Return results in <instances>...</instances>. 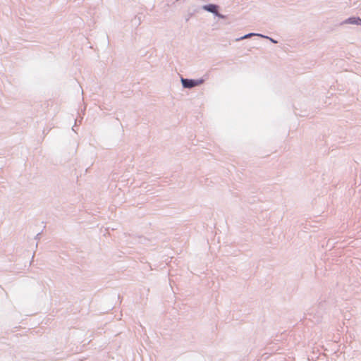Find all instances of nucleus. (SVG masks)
<instances>
[{"label":"nucleus","mask_w":361,"mask_h":361,"mask_svg":"<svg viewBox=\"0 0 361 361\" xmlns=\"http://www.w3.org/2000/svg\"><path fill=\"white\" fill-rule=\"evenodd\" d=\"M182 83L185 87H192L197 84L195 80L188 79H182Z\"/></svg>","instance_id":"nucleus-1"},{"label":"nucleus","mask_w":361,"mask_h":361,"mask_svg":"<svg viewBox=\"0 0 361 361\" xmlns=\"http://www.w3.org/2000/svg\"><path fill=\"white\" fill-rule=\"evenodd\" d=\"M204 9H206L207 11H208L209 12L217 13V6L215 5L210 4L208 6H205Z\"/></svg>","instance_id":"nucleus-2"},{"label":"nucleus","mask_w":361,"mask_h":361,"mask_svg":"<svg viewBox=\"0 0 361 361\" xmlns=\"http://www.w3.org/2000/svg\"><path fill=\"white\" fill-rule=\"evenodd\" d=\"M358 21H360V22H361V20H360V19H359V18H348V19L346 20V23H351V24H357V23H358Z\"/></svg>","instance_id":"nucleus-3"}]
</instances>
